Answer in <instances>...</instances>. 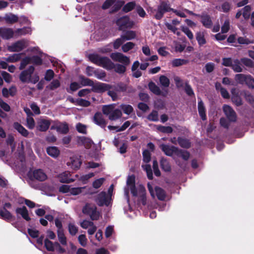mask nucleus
I'll return each instance as SVG.
<instances>
[{
  "label": "nucleus",
  "mask_w": 254,
  "mask_h": 254,
  "mask_svg": "<svg viewBox=\"0 0 254 254\" xmlns=\"http://www.w3.org/2000/svg\"><path fill=\"white\" fill-rule=\"evenodd\" d=\"M110 57L114 61L120 62L125 65H128L130 63L129 58L120 53H112Z\"/></svg>",
  "instance_id": "nucleus-10"
},
{
  "label": "nucleus",
  "mask_w": 254,
  "mask_h": 254,
  "mask_svg": "<svg viewBox=\"0 0 254 254\" xmlns=\"http://www.w3.org/2000/svg\"><path fill=\"white\" fill-rule=\"evenodd\" d=\"M128 190L133 196L137 197L142 200L143 205L146 203L145 188L141 184H135V177L133 175L130 176L127 181V187L125 189V193L127 196V201H129Z\"/></svg>",
  "instance_id": "nucleus-1"
},
{
  "label": "nucleus",
  "mask_w": 254,
  "mask_h": 254,
  "mask_svg": "<svg viewBox=\"0 0 254 254\" xmlns=\"http://www.w3.org/2000/svg\"><path fill=\"white\" fill-rule=\"evenodd\" d=\"M161 166L162 169L165 171L168 172L170 170V165L166 159H162L161 160Z\"/></svg>",
  "instance_id": "nucleus-53"
},
{
  "label": "nucleus",
  "mask_w": 254,
  "mask_h": 254,
  "mask_svg": "<svg viewBox=\"0 0 254 254\" xmlns=\"http://www.w3.org/2000/svg\"><path fill=\"white\" fill-rule=\"evenodd\" d=\"M231 67L236 72H241L243 70V68L241 66L240 62L238 60H235L233 61Z\"/></svg>",
  "instance_id": "nucleus-35"
},
{
  "label": "nucleus",
  "mask_w": 254,
  "mask_h": 254,
  "mask_svg": "<svg viewBox=\"0 0 254 254\" xmlns=\"http://www.w3.org/2000/svg\"><path fill=\"white\" fill-rule=\"evenodd\" d=\"M182 30L190 40L193 39V35L192 33L188 27L182 26Z\"/></svg>",
  "instance_id": "nucleus-62"
},
{
  "label": "nucleus",
  "mask_w": 254,
  "mask_h": 254,
  "mask_svg": "<svg viewBox=\"0 0 254 254\" xmlns=\"http://www.w3.org/2000/svg\"><path fill=\"white\" fill-rule=\"evenodd\" d=\"M148 119L152 121H158V114L156 111H152L148 116Z\"/></svg>",
  "instance_id": "nucleus-59"
},
{
  "label": "nucleus",
  "mask_w": 254,
  "mask_h": 254,
  "mask_svg": "<svg viewBox=\"0 0 254 254\" xmlns=\"http://www.w3.org/2000/svg\"><path fill=\"white\" fill-rule=\"evenodd\" d=\"M171 10H173V9L170 8L169 4L162 2L158 6L155 17L157 19H160L163 17L164 13Z\"/></svg>",
  "instance_id": "nucleus-11"
},
{
  "label": "nucleus",
  "mask_w": 254,
  "mask_h": 254,
  "mask_svg": "<svg viewBox=\"0 0 254 254\" xmlns=\"http://www.w3.org/2000/svg\"><path fill=\"white\" fill-rule=\"evenodd\" d=\"M6 143L10 146L12 151L15 149V145L14 143V137L11 135H9L6 139Z\"/></svg>",
  "instance_id": "nucleus-55"
},
{
  "label": "nucleus",
  "mask_w": 254,
  "mask_h": 254,
  "mask_svg": "<svg viewBox=\"0 0 254 254\" xmlns=\"http://www.w3.org/2000/svg\"><path fill=\"white\" fill-rule=\"evenodd\" d=\"M176 154L181 157L185 160H187L190 157V154L186 151H183L182 150H177Z\"/></svg>",
  "instance_id": "nucleus-49"
},
{
  "label": "nucleus",
  "mask_w": 254,
  "mask_h": 254,
  "mask_svg": "<svg viewBox=\"0 0 254 254\" xmlns=\"http://www.w3.org/2000/svg\"><path fill=\"white\" fill-rule=\"evenodd\" d=\"M104 178H101L95 180L92 183V186L95 189L99 188L105 181Z\"/></svg>",
  "instance_id": "nucleus-52"
},
{
  "label": "nucleus",
  "mask_w": 254,
  "mask_h": 254,
  "mask_svg": "<svg viewBox=\"0 0 254 254\" xmlns=\"http://www.w3.org/2000/svg\"><path fill=\"white\" fill-rule=\"evenodd\" d=\"M148 86L150 91L156 95H161L163 96H166L167 94V90H165L164 91L161 92L159 87L152 82H151L149 83Z\"/></svg>",
  "instance_id": "nucleus-22"
},
{
  "label": "nucleus",
  "mask_w": 254,
  "mask_h": 254,
  "mask_svg": "<svg viewBox=\"0 0 254 254\" xmlns=\"http://www.w3.org/2000/svg\"><path fill=\"white\" fill-rule=\"evenodd\" d=\"M127 90V86L123 83H119L113 87H110L108 94L112 98L113 101L118 99V93L124 92Z\"/></svg>",
  "instance_id": "nucleus-5"
},
{
  "label": "nucleus",
  "mask_w": 254,
  "mask_h": 254,
  "mask_svg": "<svg viewBox=\"0 0 254 254\" xmlns=\"http://www.w3.org/2000/svg\"><path fill=\"white\" fill-rule=\"evenodd\" d=\"M94 175H95L94 173H90L88 174L83 175L80 176V178H79L78 175H76L75 176V177L76 179H78L79 181L81 182L82 183V184H86L88 183V180L92 177H94Z\"/></svg>",
  "instance_id": "nucleus-29"
},
{
  "label": "nucleus",
  "mask_w": 254,
  "mask_h": 254,
  "mask_svg": "<svg viewBox=\"0 0 254 254\" xmlns=\"http://www.w3.org/2000/svg\"><path fill=\"white\" fill-rule=\"evenodd\" d=\"M230 29V22L229 19H226L221 27V31L222 33H227Z\"/></svg>",
  "instance_id": "nucleus-58"
},
{
  "label": "nucleus",
  "mask_w": 254,
  "mask_h": 254,
  "mask_svg": "<svg viewBox=\"0 0 254 254\" xmlns=\"http://www.w3.org/2000/svg\"><path fill=\"white\" fill-rule=\"evenodd\" d=\"M31 63H32V59L31 57H27L23 59L20 63L19 67V69L22 70L24 69L27 65Z\"/></svg>",
  "instance_id": "nucleus-41"
},
{
  "label": "nucleus",
  "mask_w": 254,
  "mask_h": 254,
  "mask_svg": "<svg viewBox=\"0 0 254 254\" xmlns=\"http://www.w3.org/2000/svg\"><path fill=\"white\" fill-rule=\"evenodd\" d=\"M90 103L87 100L83 99H77L76 101V105L82 107H88L90 105Z\"/></svg>",
  "instance_id": "nucleus-61"
},
{
  "label": "nucleus",
  "mask_w": 254,
  "mask_h": 254,
  "mask_svg": "<svg viewBox=\"0 0 254 254\" xmlns=\"http://www.w3.org/2000/svg\"><path fill=\"white\" fill-rule=\"evenodd\" d=\"M18 35H24L27 34H30L31 32V29L29 27H24L21 29H18L16 31Z\"/></svg>",
  "instance_id": "nucleus-54"
},
{
  "label": "nucleus",
  "mask_w": 254,
  "mask_h": 254,
  "mask_svg": "<svg viewBox=\"0 0 254 254\" xmlns=\"http://www.w3.org/2000/svg\"><path fill=\"white\" fill-rule=\"evenodd\" d=\"M66 165L70 169L76 170L79 169L81 165V161L77 156L74 155L69 158Z\"/></svg>",
  "instance_id": "nucleus-12"
},
{
  "label": "nucleus",
  "mask_w": 254,
  "mask_h": 254,
  "mask_svg": "<svg viewBox=\"0 0 254 254\" xmlns=\"http://www.w3.org/2000/svg\"><path fill=\"white\" fill-rule=\"evenodd\" d=\"M14 31L11 28L1 27L0 36L4 39H9L13 37Z\"/></svg>",
  "instance_id": "nucleus-21"
},
{
  "label": "nucleus",
  "mask_w": 254,
  "mask_h": 254,
  "mask_svg": "<svg viewBox=\"0 0 254 254\" xmlns=\"http://www.w3.org/2000/svg\"><path fill=\"white\" fill-rule=\"evenodd\" d=\"M135 5L134 2H128L124 6L123 11L125 12H129L135 7Z\"/></svg>",
  "instance_id": "nucleus-56"
},
{
  "label": "nucleus",
  "mask_w": 254,
  "mask_h": 254,
  "mask_svg": "<svg viewBox=\"0 0 254 254\" xmlns=\"http://www.w3.org/2000/svg\"><path fill=\"white\" fill-rule=\"evenodd\" d=\"M14 127L24 136H27L28 135V131L19 124L14 123Z\"/></svg>",
  "instance_id": "nucleus-36"
},
{
  "label": "nucleus",
  "mask_w": 254,
  "mask_h": 254,
  "mask_svg": "<svg viewBox=\"0 0 254 254\" xmlns=\"http://www.w3.org/2000/svg\"><path fill=\"white\" fill-rule=\"evenodd\" d=\"M58 237L59 241L61 245L64 246L67 245V239L65 236L63 230H58Z\"/></svg>",
  "instance_id": "nucleus-30"
},
{
  "label": "nucleus",
  "mask_w": 254,
  "mask_h": 254,
  "mask_svg": "<svg viewBox=\"0 0 254 254\" xmlns=\"http://www.w3.org/2000/svg\"><path fill=\"white\" fill-rule=\"evenodd\" d=\"M251 8L250 6L249 5H247V6H246L244 8H243V17L245 18V19H248L250 17V11H251Z\"/></svg>",
  "instance_id": "nucleus-63"
},
{
  "label": "nucleus",
  "mask_w": 254,
  "mask_h": 254,
  "mask_svg": "<svg viewBox=\"0 0 254 254\" xmlns=\"http://www.w3.org/2000/svg\"><path fill=\"white\" fill-rule=\"evenodd\" d=\"M200 17L203 25L207 28H210L212 25V21L210 17L206 14H203Z\"/></svg>",
  "instance_id": "nucleus-32"
},
{
  "label": "nucleus",
  "mask_w": 254,
  "mask_h": 254,
  "mask_svg": "<svg viewBox=\"0 0 254 254\" xmlns=\"http://www.w3.org/2000/svg\"><path fill=\"white\" fill-rule=\"evenodd\" d=\"M81 84L76 82H72L70 85V89L72 91H76L81 87V85H90L91 81L87 78H82Z\"/></svg>",
  "instance_id": "nucleus-20"
},
{
  "label": "nucleus",
  "mask_w": 254,
  "mask_h": 254,
  "mask_svg": "<svg viewBox=\"0 0 254 254\" xmlns=\"http://www.w3.org/2000/svg\"><path fill=\"white\" fill-rule=\"evenodd\" d=\"M86 126L81 123H78L76 125L77 130L81 133L85 134L86 133Z\"/></svg>",
  "instance_id": "nucleus-57"
},
{
  "label": "nucleus",
  "mask_w": 254,
  "mask_h": 254,
  "mask_svg": "<svg viewBox=\"0 0 254 254\" xmlns=\"http://www.w3.org/2000/svg\"><path fill=\"white\" fill-rule=\"evenodd\" d=\"M94 90L95 91L97 92H103L105 91H108L110 89V86L109 85L103 83H98L94 85Z\"/></svg>",
  "instance_id": "nucleus-24"
},
{
  "label": "nucleus",
  "mask_w": 254,
  "mask_h": 254,
  "mask_svg": "<svg viewBox=\"0 0 254 254\" xmlns=\"http://www.w3.org/2000/svg\"><path fill=\"white\" fill-rule=\"evenodd\" d=\"M28 45V41L25 39H22L8 46L7 49L10 52H18L26 48Z\"/></svg>",
  "instance_id": "nucleus-6"
},
{
  "label": "nucleus",
  "mask_w": 254,
  "mask_h": 254,
  "mask_svg": "<svg viewBox=\"0 0 254 254\" xmlns=\"http://www.w3.org/2000/svg\"><path fill=\"white\" fill-rule=\"evenodd\" d=\"M85 187H71L68 185H63L59 188L60 192L63 193H68L71 195H76L80 194Z\"/></svg>",
  "instance_id": "nucleus-7"
},
{
  "label": "nucleus",
  "mask_w": 254,
  "mask_h": 254,
  "mask_svg": "<svg viewBox=\"0 0 254 254\" xmlns=\"http://www.w3.org/2000/svg\"><path fill=\"white\" fill-rule=\"evenodd\" d=\"M116 23L120 30L131 27L133 24V22L130 21L129 18L127 16H124L118 19Z\"/></svg>",
  "instance_id": "nucleus-13"
},
{
  "label": "nucleus",
  "mask_w": 254,
  "mask_h": 254,
  "mask_svg": "<svg viewBox=\"0 0 254 254\" xmlns=\"http://www.w3.org/2000/svg\"><path fill=\"white\" fill-rule=\"evenodd\" d=\"M47 153L51 157L56 158L59 156L60 151L57 147L51 146L47 148Z\"/></svg>",
  "instance_id": "nucleus-28"
},
{
  "label": "nucleus",
  "mask_w": 254,
  "mask_h": 254,
  "mask_svg": "<svg viewBox=\"0 0 254 254\" xmlns=\"http://www.w3.org/2000/svg\"><path fill=\"white\" fill-rule=\"evenodd\" d=\"M89 59L93 63L108 69L114 68L115 71L119 73H124L126 70V67L124 64H114V63L107 57H102L96 54H92L89 56Z\"/></svg>",
  "instance_id": "nucleus-2"
},
{
  "label": "nucleus",
  "mask_w": 254,
  "mask_h": 254,
  "mask_svg": "<svg viewBox=\"0 0 254 254\" xmlns=\"http://www.w3.org/2000/svg\"><path fill=\"white\" fill-rule=\"evenodd\" d=\"M156 128L159 131L164 133H171L173 131V129L170 127L157 126Z\"/></svg>",
  "instance_id": "nucleus-47"
},
{
  "label": "nucleus",
  "mask_w": 254,
  "mask_h": 254,
  "mask_svg": "<svg viewBox=\"0 0 254 254\" xmlns=\"http://www.w3.org/2000/svg\"><path fill=\"white\" fill-rule=\"evenodd\" d=\"M178 141L179 145L182 147L189 148L190 147V142L188 139L179 137Z\"/></svg>",
  "instance_id": "nucleus-45"
},
{
  "label": "nucleus",
  "mask_w": 254,
  "mask_h": 254,
  "mask_svg": "<svg viewBox=\"0 0 254 254\" xmlns=\"http://www.w3.org/2000/svg\"><path fill=\"white\" fill-rule=\"evenodd\" d=\"M135 44L131 42H128L123 45L122 47L123 51L125 53H127L129 50L132 49L134 47Z\"/></svg>",
  "instance_id": "nucleus-44"
},
{
  "label": "nucleus",
  "mask_w": 254,
  "mask_h": 254,
  "mask_svg": "<svg viewBox=\"0 0 254 254\" xmlns=\"http://www.w3.org/2000/svg\"><path fill=\"white\" fill-rule=\"evenodd\" d=\"M125 41L129 40L134 39L135 37V33L134 32L130 31L126 32L124 35L122 36Z\"/></svg>",
  "instance_id": "nucleus-46"
},
{
  "label": "nucleus",
  "mask_w": 254,
  "mask_h": 254,
  "mask_svg": "<svg viewBox=\"0 0 254 254\" xmlns=\"http://www.w3.org/2000/svg\"><path fill=\"white\" fill-rule=\"evenodd\" d=\"M223 111L230 122H235L236 120V115L233 109L229 106L225 105L223 107Z\"/></svg>",
  "instance_id": "nucleus-14"
},
{
  "label": "nucleus",
  "mask_w": 254,
  "mask_h": 254,
  "mask_svg": "<svg viewBox=\"0 0 254 254\" xmlns=\"http://www.w3.org/2000/svg\"><path fill=\"white\" fill-rule=\"evenodd\" d=\"M35 68L33 66H30L28 69L22 71L19 75V79L24 83H31L35 84L39 80V76L37 73H33Z\"/></svg>",
  "instance_id": "nucleus-3"
},
{
  "label": "nucleus",
  "mask_w": 254,
  "mask_h": 254,
  "mask_svg": "<svg viewBox=\"0 0 254 254\" xmlns=\"http://www.w3.org/2000/svg\"><path fill=\"white\" fill-rule=\"evenodd\" d=\"M77 142L79 145H84L86 148H89L93 144V142L90 138L84 136L78 137Z\"/></svg>",
  "instance_id": "nucleus-23"
},
{
  "label": "nucleus",
  "mask_w": 254,
  "mask_h": 254,
  "mask_svg": "<svg viewBox=\"0 0 254 254\" xmlns=\"http://www.w3.org/2000/svg\"><path fill=\"white\" fill-rule=\"evenodd\" d=\"M94 121L95 123L101 127H105L106 123L101 113H97L94 117Z\"/></svg>",
  "instance_id": "nucleus-25"
},
{
  "label": "nucleus",
  "mask_w": 254,
  "mask_h": 254,
  "mask_svg": "<svg viewBox=\"0 0 254 254\" xmlns=\"http://www.w3.org/2000/svg\"><path fill=\"white\" fill-rule=\"evenodd\" d=\"M50 122L48 120L40 118L37 121V128L41 131H46L49 127Z\"/></svg>",
  "instance_id": "nucleus-18"
},
{
  "label": "nucleus",
  "mask_w": 254,
  "mask_h": 254,
  "mask_svg": "<svg viewBox=\"0 0 254 254\" xmlns=\"http://www.w3.org/2000/svg\"><path fill=\"white\" fill-rule=\"evenodd\" d=\"M103 112L104 114L109 116L110 120H116L121 117L122 113L120 110L114 109V105L104 106L103 107Z\"/></svg>",
  "instance_id": "nucleus-4"
},
{
  "label": "nucleus",
  "mask_w": 254,
  "mask_h": 254,
  "mask_svg": "<svg viewBox=\"0 0 254 254\" xmlns=\"http://www.w3.org/2000/svg\"><path fill=\"white\" fill-rule=\"evenodd\" d=\"M198 113L203 120L206 119L205 109L202 101H200L198 103Z\"/></svg>",
  "instance_id": "nucleus-34"
},
{
  "label": "nucleus",
  "mask_w": 254,
  "mask_h": 254,
  "mask_svg": "<svg viewBox=\"0 0 254 254\" xmlns=\"http://www.w3.org/2000/svg\"><path fill=\"white\" fill-rule=\"evenodd\" d=\"M125 42L124 38L122 36L120 38L117 39L114 43V48L115 49H118L121 45Z\"/></svg>",
  "instance_id": "nucleus-64"
},
{
  "label": "nucleus",
  "mask_w": 254,
  "mask_h": 254,
  "mask_svg": "<svg viewBox=\"0 0 254 254\" xmlns=\"http://www.w3.org/2000/svg\"><path fill=\"white\" fill-rule=\"evenodd\" d=\"M56 129L57 131L60 133H66L68 131V127L66 124L63 123L57 125L56 127Z\"/></svg>",
  "instance_id": "nucleus-39"
},
{
  "label": "nucleus",
  "mask_w": 254,
  "mask_h": 254,
  "mask_svg": "<svg viewBox=\"0 0 254 254\" xmlns=\"http://www.w3.org/2000/svg\"><path fill=\"white\" fill-rule=\"evenodd\" d=\"M159 81L161 85L164 87H168L170 84L169 79L164 75L160 77Z\"/></svg>",
  "instance_id": "nucleus-50"
},
{
  "label": "nucleus",
  "mask_w": 254,
  "mask_h": 254,
  "mask_svg": "<svg viewBox=\"0 0 254 254\" xmlns=\"http://www.w3.org/2000/svg\"><path fill=\"white\" fill-rule=\"evenodd\" d=\"M204 36L205 34L203 32L199 31L196 34V39L199 46H202L206 43Z\"/></svg>",
  "instance_id": "nucleus-33"
},
{
  "label": "nucleus",
  "mask_w": 254,
  "mask_h": 254,
  "mask_svg": "<svg viewBox=\"0 0 254 254\" xmlns=\"http://www.w3.org/2000/svg\"><path fill=\"white\" fill-rule=\"evenodd\" d=\"M35 121L32 117H27V126L29 129H33L35 127Z\"/></svg>",
  "instance_id": "nucleus-60"
},
{
  "label": "nucleus",
  "mask_w": 254,
  "mask_h": 254,
  "mask_svg": "<svg viewBox=\"0 0 254 254\" xmlns=\"http://www.w3.org/2000/svg\"><path fill=\"white\" fill-rule=\"evenodd\" d=\"M96 209V207L93 204H87L83 208L82 211L85 214L90 215Z\"/></svg>",
  "instance_id": "nucleus-38"
},
{
  "label": "nucleus",
  "mask_w": 254,
  "mask_h": 254,
  "mask_svg": "<svg viewBox=\"0 0 254 254\" xmlns=\"http://www.w3.org/2000/svg\"><path fill=\"white\" fill-rule=\"evenodd\" d=\"M187 63V61L183 59H176L172 61L173 66L176 67L183 65Z\"/></svg>",
  "instance_id": "nucleus-51"
},
{
  "label": "nucleus",
  "mask_w": 254,
  "mask_h": 254,
  "mask_svg": "<svg viewBox=\"0 0 254 254\" xmlns=\"http://www.w3.org/2000/svg\"><path fill=\"white\" fill-rule=\"evenodd\" d=\"M130 122L129 121L126 122L124 125L121 127H115V126H109L108 128L110 129H116L117 131H121L125 130L130 125Z\"/></svg>",
  "instance_id": "nucleus-40"
},
{
  "label": "nucleus",
  "mask_w": 254,
  "mask_h": 254,
  "mask_svg": "<svg viewBox=\"0 0 254 254\" xmlns=\"http://www.w3.org/2000/svg\"><path fill=\"white\" fill-rule=\"evenodd\" d=\"M120 108L123 110L124 113L127 115H129L133 111V108L131 106L127 104H122Z\"/></svg>",
  "instance_id": "nucleus-43"
},
{
  "label": "nucleus",
  "mask_w": 254,
  "mask_h": 254,
  "mask_svg": "<svg viewBox=\"0 0 254 254\" xmlns=\"http://www.w3.org/2000/svg\"><path fill=\"white\" fill-rule=\"evenodd\" d=\"M142 167L143 168V169L145 170L147 173L148 178L150 180L152 179L153 174L150 165L147 164L145 165H142Z\"/></svg>",
  "instance_id": "nucleus-48"
},
{
  "label": "nucleus",
  "mask_w": 254,
  "mask_h": 254,
  "mask_svg": "<svg viewBox=\"0 0 254 254\" xmlns=\"http://www.w3.org/2000/svg\"><path fill=\"white\" fill-rule=\"evenodd\" d=\"M160 147L167 156H172L174 153L176 154L178 150V148L174 146L165 144L160 145Z\"/></svg>",
  "instance_id": "nucleus-19"
},
{
  "label": "nucleus",
  "mask_w": 254,
  "mask_h": 254,
  "mask_svg": "<svg viewBox=\"0 0 254 254\" xmlns=\"http://www.w3.org/2000/svg\"><path fill=\"white\" fill-rule=\"evenodd\" d=\"M45 246L47 250L49 251H56L60 253H63L65 250L63 248L58 242L53 243L48 239L45 240Z\"/></svg>",
  "instance_id": "nucleus-9"
},
{
  "label": "nucleus",
  "mask_w": 254,
  "mask_h": 254,
  "mask_svg": "<svg viewBox=\"0 0 254 254\" xmlns=\"http://www.w3.org/2000/svg\"><path fill=\"white\" fill-rule=\"evenodd\" d=\"M31 177L39 181H44L47 179V176L45 173L41 169H36L30 173Z\"/></svg>",
  "instance_id": "nucleus-15"
},
{
  "label": "nucleus",
  "mask_w": 254,
  "mask_h": 254,
  "mask_svg": "<svg viewBox=\"0 0 254 254\" xmlns=\"http://www.w3.org/2000/svg\"><path fill=\"white\" fill-rule=\"evenodd\" d=\"M0 217L8 221L12 218V215L9 212L4 208L0 209Z\"/></svg>",
  "instance_id": "nucleus-37"
},
{
  "label": "nucleus",
  "mask_w": 254,
  "mask_h": 254,
  "mask_svg": "<svg viewBox=\"0 0 254 254\" xmlns=\"http://www.w3.org/2000/svg\"><path fill=\"white\" fill-rule=\"evenodd\" d=\"M147 188L150 193V195L153 198H154L155 195L160 200H164L166 197V193L164 190L159 187H155V190L154 191L153 187L151 183L147 184Z\"/></svg>",
  "instance_id": "nucleus-8"
},
{
  "label": "nucleus",
  "mask_w": 254,
  "mask_h": 254,
  "mask_svg": "<svg viewBox=\"0 0 254 254\" xmlns=\"http://www.w3.org/2000/svg\"><path fill=\"white\" fill-rule=\"evenodd\" d=\"M17 213L21 215V216L26 221H29L30 218L29 216L27 208L25 206L22 207L18 208L16 210Z\"/></svg>",
  "instance_id": "nucleus-27"
},
{
  "label": "nucleus",
  "mask_w": 254,
  "mask_h": 254,
  "mask_svg": "<svg viewBox=\"0 0 254 254\" xmlns=\"http://www.w3.org/2000/svg\"><path fill=\"white\" fill-rule=\"evenodd\" d=\"M4 19L6 23L13 24L17 22L19 20V18L16 15L12 13H8L4 16Z\"/></svg>",
  "instance_id": "nucleus-26"
},
{
  "label": "nucleus",
  "mask_w": 254,
  "mask_h": 254,
  "mask_svg": "<svg viewBox=\"0 0 254 254\" xmlns=\"http://www.w3.org/2000/svg\"><path fill=\"white\" fill-rule=\"evenodd\" d=\"M71 174L70 172L65 171L58 175V179L61 183H70L73 182L76 179L70 178Z\"/></svg>",
  "instance_id": "nucleus-17"
},
{
  "label": "nucleus",
  "mask_w": 254,
  "mask_h": 254,
  "mask_svg": "<svg viewBox=\"0 0 254 254\" xmlns=\"http://www.w3.org/2000/svg\"><path fill=\"white\" fill-rule=\"evenodd\" d=\"M22 54H14L4 59L5 61L9 63H15L19 61Z\"/></svg>",
  "instance_id": "nucleus-31"
},
{
  "label": "nucleus",
  "mask_w": 254,
  "mask_h": 254,
  "mask_svg": "<svg viewBox=\"0 0 254 254\" xmlns=\"http://www.w3.org/2000/svg\"><path fill=\"white\" fill-rule=\"evenodd\" d=\"M111 199V198L108 197V195L105 192H102L98 195L97 203L100 206L104 205L108 206L110 203Z\"/></svg>",
  "instance_id": "nucleus-16"
},
{
  "label": "nucleus",
  "mask_w": 254,
  "mask_h": 254,
  "mask_svg": "<svg viewBox=\"0 0 254 254\" xmlns=\"http://www.w3.org/2000/svg\"><path fill=\"white\" fill-rule=\"evenodd\" d=\"M247 77L248 75H246L243 74H237L235 76V79L237 83L243 84H245Z\"/></svg>",
  "instance_id": "nucleus-42"
}]
</instances>
